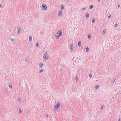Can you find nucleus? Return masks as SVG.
I'll use <instances>...</instances> for the list:
<instances>
[{"label": "nucleus", "mask_w": 121, "mask_h": 121, "mask_svg": "<svg viewBox=\"0 0 121 121\" xmlns=\"http://www.w3.org/2000/svg\"><path fill=\"white\" fill-rule=\"evenodd\" d=\"M19 113L21 114L22 112V111L21 108H19Z\"/></svg>", "instance_id": "aec40b11"}, {"label": "nucleus", "mask_w": 121, "mask_h": 121, "mask_svg": "<svg viewBox=\"0 0 121 121\" xmlns=\"http://www.w3.org/2000/svg\"><path fill=\"white\" fill-rule=\"evenodd\" d=\"M8 86L11 89L13 88V86L12 84H9L8 85Z\"/></svg>", "instance_id": "6e6552de"}, {"label": "nucleus", "mask_w": 121, "mask_h": 121, "mask_svg": "<svg viewBox=\"0 0 121 121\" xmlns=\"http://www.w3.org/2000/svg\"><path fill=\"white\" fill-rule=\"evenodd\" d=\"M47 52L48 51H47L45 53V54H44V55H47V56H48V54L47 53Z\"/></svg>", "instance_id": "5701e85b"}, {"label": "nucleus", "mask_w": 121, "mask_h": 121, "mask_svg": "<svg viewBox=\"0 0 121 121\" xmlns=\"http://www.w3.org/2000/svg\"><path fill=\"white\" fill-rule=\"evenodd\" d=\"M30 61L29 58L28 57H27L25 60L26 62L28 64L29 63V61Z\"/></svg>", "instance_id": "39448f33"}, {"label": "nucleus", "mask_w": 121, "mask_h": 121, "mask_svg": "<svg viewBox=\"0 0 121 121\" xmlns=\"http://www.w3.org/2000/svg\"><path fill=\"white\" fill-rule=\"evenodd\" d=\"M69 0H65V1H68Z\"/></svg>", "instance_id": "a19ab883"}, {"label": "nucleus", "mask_w": 121, "mask_h": 121, "mask_svg": "<svg viewBox=\"0 0 121 121\" xmlns=\"http://www.w3.org/2000/svg\"><path fill=\"white\" fill-rule=\"evenodd\" d=\"M36 46L37 47H38L39 46V43L38 42L36 43Z\"/></svg>", "instance_id": "473e14b6"}, {"label": "nucleus", "mask_w": 121, "mask_h": 121, "mask_svg": "<svg viewBox=\"0 0 121 121\" xmlns=\"http://www.w3.org/2000/svg\"><path fill=\"white\" fill-rule=\"evenodd\" d=\"M106 30H104L103 31V34H105V32L106 31Z\"/></svg>", "instance_id": "c85d7f7f"}, {"label": "nucleus", "mask_w": 121, "mask_h": 121, "mask_svg": "<svg viewBox=\"0 0 121 121\" xmlns=\"http://www.w3.org/2000/svg\"><path fill=\"white\" fill-rule=\"evenodd\" d=\"M78 77H76V82H78Z\"/></svg>", "instance_id": "cd10ccee"}, {"label": "nucleus", "mask_w": 121, "mask_h": 121, "mask_svg": "<svg viewBox=\"0 0 121 121\" xmlns=\"http://www.w3.org/2000/svg\"><path fill=\"white\" fill-rule=\"evenodd\" d=\"M18 101L19 103H20L21 101V99L20 98H19L18 99Z\"/></svg>", "instance_id": "a878e982"}, {"label": "nucleus", "mask_w": 121, "mask_h": 121, "mask_svg": "<svg viewBox=\"0 0 121 121\" xmlns=\"http://www.w3.org/2000/svg\"><path fill=\"white\" fill-rule=\"evenodd\" d=\"M43 58L45 60H46L48 59L49 57L48 56L43 55Z\"/></svg>", "instance_id": "20e7f679"}, {"label": "nucleus", "mask_w": 121, "mask_h": 121, "mask_svg": "<svg viewBox=\"0 0 121 121\" xmlns=\"http://www.w3.org/2000/svg\"><path fill=\"white\" fill-rule=\"evenodd\" d=\"M29 38H32L31 36H29Z\"/></svg>", "instance_id": "58836bf2"}, {"label": "nucleus", "mask_w": 121, "mask_h": 121, "mask_svg": "<svg viewBox=\"0 0 121 121\" xmlns=\"http://www.w3.org/2000/svg\"><path fill=\"white\" fill-rule=\"evenodd\" d=\"M116 80V78H114L113 80V84L114 83V82L115 81V80Z\"/></svg>", "instance_id": "412c9836"}, {"label": "nucleus", "mask_w": 121, "mask_h": 121, "mask_svg": "<svg viewBox=\"0 0 121 121\" xmlns=\"http://www.w3.org/2000/svg\"><path fill=\"white\" fill-rule=\"evenodd\" d=\"M92 23H94L95 22V18L94 17H93L92 18Z\"/></svg>", "instance_id": "f8f14e48"}, {"label": "nucleus", "mask_w": 121, "mask_h": 121, "mask_svg": "<svg viewBox=\"0 0 121 121\" xmlns=\"http://www.w3.org/2000/svg\"><path fill=\"white\" fill-rule=\"evenodd\" d=\"M118 25V24H117V23L115 24V25H114V27H116V26H117Z\"/></svg>", "instance_id": "2f4dec72"}, {"label": "nucleus", "mask_w": 121, "mask_h": 121, "mask_svg": "<svg viewBox=\"0 0 121 121\" xmlns=\"http://www.w3.org/2000/svg\"><path fill=\"white\" fill-rule=\"evenodd\" d=\"M92 76V73H90L89 75V76L90 78Z\"/></svg>", "instance_id": "b1692460"}, {"label": "nucleus", "mask_w": 121, "mask_h": 121, "mask_svg": "<svg viewBox=\"0 0 121 121\" xmlns=\"http://www.w3.org/2000/svg\"><path fill=\"white\" fill-rule=\"evenodd\" d=\"M111 15H110L108 17V18H110V17H111Z\"/></svg>", "instance_id": "c9c22d12"}, {"label": "nucleus", "mask_w": 121, "mask_h": 121, "mask_svg": "<svg viewBox=\"0 0 121 121\" xmlns=\"http://www.w3.org/2000/svg\"><path fill=\"white\" fill-rule=\"evenodd\" d=\"M91 39V38H88V39H90V40Z\"/></svg>", "instance_id": "79ce46f5"}, {"label": "nucleus", "mask_w": 121, "mask_h": 121, "mask_svg": "<svg viewBox=\"0 0 121 121\" xmlns=\"http://www.w3.org/2000/svg\"><path fill=\"white\" fill-rule=\"evenodd\" d=\"M118 121H120V117L118 119Z\"/></svg>", "instance_id": "e433bc0d"}, {"label": "nucleus", "mask_w": 121, "mask_h": 121, "mask_svg": "<svg viewBox=\"0 0 121 121\" xmlns=\"http://www.w3.org/2000/svg\"><path fill=\"white\" fill-rule=\"evenodd\" d=\"M99 87V85H96L95 87V89L96 90H97L98 88Z\"/></svg>", "instance_id": "2eb2a0df"}, {"label": "nucleus", "mask_w": 121, "mask_h": 121, "mask_svg": "<svg viewBox=\"0 0 121 121\" xmlns=\"http://www.w3.org/2000/svg\"><path fill=\"white\" fill-rule=\"evenodd\" d=\"M43 62H41L39 63V67L41 68L43 66Z\"/></svg>", "instance_id": "9b49d317"}, {"label": "nucleus", "mask_w": 121, "mask_h": 121, "mask_svg": "<svg viewBox=\"0 0 121 121\" xmlns=\"http://www.w3.org/2000/svg\"><path fill=\"white\" fill-rule=\"evenodd\" d=\"M91 34H89L88 35V37L87 38H91Z\"/></svg>", "instance_id": "ddd939ff"}, {"label": "nucleus", "mask_w": 121, "mask_h": 121, "mask_svg": "<svg viewBox=\"0 0 121 121\" xmlns=\"http://www.w3.org/2000/svg\"><path fill=\"white\" fill-rule=\"evenodd\" d=\"M85 49H86V52H87L89 51V48L88 47H87V48H85Z\"/></svg>", "instance_id": "dca6fc26"}, {"label": "nucleus", "mask_w": 121, "mask_h": 121, "mask_svg": "<svg viewBox=\"0 0 121 121\" xmlns=\"http://www.w3.org/2000/svg\"><path fill=\"white\" fill-rule=\"evenodd\" d=\"M62 35V32L61 30L59 31L56 34V38H59Z\"/></svg>", "instance_id": "f257e3e1"}, {"label": "nucleus", "mask_w": 121, "mask_h": 121, "mask_svg": "<svg viewBox=\"0 0 121 121\" xmlns=\"http://www.w3.org/2000/svg\"><path fill=\"white\" fill-rule=\"evenodd\" d=\"M42 7L43 10H46L47 9L46 5L44 3H43L42 4Z\"/></svg>", "instance_id": "7ed1b4c3"}, {"label": "nucleus", "mask_w": 121, "mask_h": 121, "mask_svg": "<svg viewBox=\"0 0 121 121\" xmlns=\"http://www.w3.org/2000/svg\"><path fill=\"white\" fill-rule=\"evenodd\" d=\"M86 8V7L85 8H82V9L83 10H85Z\"/></svg>", "instance_id": "393cba45"}, {"label": "nucleus", "mask_w": 121, "mask_h": 121, "mask_svg": "<svg viewBox=\"0 0 121 121\" xmlns=\"http://www.w3.org/2000/svg\"><path fill=\"white\" fill-rule=\"evenodd\" d=\"M15 37V36L13 35H10L9 37V38H11L12 37Z\"/></svg>", "instance_id": "f3484780"}, {"label": "nucleus", "mask_w": 121, "mask_h": 121, "mask_svg": "<svg viewBox=\"0 0 121 121\" xmlns=\"http://www.w3.org/2000/svg\"><path fill=\"white\" fill-rule=\"evenodd\" d=\"M62 14V11H59V12L58 16L60 17L61 16Z\"/></svg>", "instance_id": "9d476101"}, {"label": "nucleus", "mask_w": 121, "mask_h": 121, "mask_svg": "<svg viewBox=\"0 0 121 121\" xmlns=\"http://www.w3.org/2000/svg\"><path fill=\"white\" fill-rule=\"evenodd\" d=\"M81 41L80 40L78 42V46L79 47H80L81 45Z\"/></svg>", "instance_id": "423d86ee"}, {"label": "nucleus", "mask_w": 121, "mask_h": 121, "mask_svg": "<svg viewBox=\"0 0 121 121\" xmlns=\"http://www.w3.org/2000/svg\"><path fill=\"white\" fill-rule=\"evenodd\" d=\"M43 69H41V70H40V71H39V73H41V72H43Z\"/></svg>", "instance_id": "bb28decb"}, {"label": "nucleus", "mask_w": 121, "mask_h": 121, "mask_svg": "<svg viewBox=\"0 0 121 121\" xmlns=\"http://www.w3.org/2000/svg\"><path fill=\"white\" fill-rule=\"evenodd\" d=\"M71 51L72 52H73V49H72V50H71Z\"/></svg>", "instance_id": "4c0bfd02"}, {"label": "nucleus", "mask_w": 121, "mask_h": 121, "mask_svg": "<svg viewBox=\"0 0 121 121\" xmlns=\"http://www.w3.org/2000/svg\"><path fill=\"white\" fill-rule=\"evenodd\" d=\"M60 102H58L56 104V106H54V110L56 111V109L58 110L60 107Z\"/></svg>", "instance_id": "f03ea898"}, {"label": "nucleus", "mask_w": 121, "mask_h": 121, "mask_svg": "<svg viewBox=\"0 0 121 121\" xmlns=\"http://www.w3.org/2000/svg\"><path fill=\"white\" fill-rule=\"evenodd\" d=\"M98 2H99L100 1V0H98Z\"/></svg>", "instance_id": "ea45409f"}, {"label": "nucleus", "mask_w": 121, "mask_h": 121, "mask_svg": "<svg viewBox=\"0 0 121 121\" xmlns=\"http://www.w3.org/2000/svg\"><path fill=\"white\" fill-rule=\"evenodd\" d=\"M120 7V5L119 4H118L117 5V7L118 8H119Z\"/></svg>", "instance_id": "f704fd0d"}, {"label": "nucleus", "mask_w": 121, "mask_h": 121, "mask_svg": "<svg viewBox=\"0 0 121 121\" xmlns=\"http://www.w3.org/2000/svg\"><path fill=\"white\" fill-rule=\"evenodd\" d=\"M93 6L92 5H91L90 6L89 9H92L93 7Z\"/></svg>", "instance_id": "4be33fe9"}, {"label": "nucleus", "mask_w": 121, "mask_h": 121, "mask_svg": "<svg viewBox=\"0 0 121 121\" xmlns=\"http://www.w3.org/2000/svg\"><path fill=\"white\" fill-rule=\"evenodd\" d=\"M85 16L86 17V18H88L89 17V14L88 13H86L85 15Z\"/></svg>", "instance_id": "1a4fd4ad"}, {"label": "nucleus", "mask_w": 121, "mask_h": 121, "mask_svg": "<svg viewBox=\"0 0 121 121\" xmlns=\"http://www.w3.org/2000/svg\"><path fill=\"white\" fill-rule=\"evenodd\" d=\"M9 39H10L13 42L15 40L14 38H9Z\"/></svg>", "instance_id": "6ab92c4d"}, {"label": "nucleus", "mask_w": 121, "mask_h": 121, "mask_svg": "<svg viewBox=\"0 0 121 121\" xmlns=\"http://www.w3.org/2000/svg\"><path fill=\"white\" fill-rule=\"evenodd\" d=\"M17 28V33H19L21 31V29L20 27H18Z\"/></svg>", "instance_id": "0eeeda50"}, {"label": "nucleus", "mask_w": 121, "mask_h": 121, "mask_svg": "<svg viewBox=\"0 0 121 121\" xmlns=\"http://www.w3.org/2000/svg\"><path fill=\"white\" fill-rule=\"evenodd\" d=\"M47 117H48V116H47Z\"/></svg>", "instance_id": "37998d69"}, {"label": "nucleus", "mask_w": 121, "mask_h": 121, "mask_svg": "<svg viewBox=\"0 0 121 121\" xmlns=\"http://www.w3.org/2000/svg\"><path fill=\"white\" fill-rule=\"evenodd\" d=\"M73 45V44L72 43H70V48L71 49V50H72Z\"/></svg>", "instance_id": "4468645a"}, {"label": "nucleus", "mask_w": 121, "mask_h": 121, "mask_svg": "<svg viewBox=\"0 0 121 121\" xmlns=\"http://www.w3.org/2000/svg\"><path fill=\"white\" fill-rule=\"evenodd\" d=\"M61 9L62 10H63L64 9V6L63 5H61Z\"/></svg>", "instance_id": "a211bd4d"}, {"label": "nucleus", "mask_w": 121, "mask_h": 121, "mask_svg": "<svg viewBox=\"0 0 121 121\" xmlns=\"http://www.w3.org/2000/svg\"><path fill=\"white\" fill-rule=\"evenodd\" d=\"M0 7L1 8H2L3 6H2V4H0Z\"/></svg>", "instance_id": "c756f323"}, {"label": "nucleus", "mask_w": 121, "mask_h": 121, "mask_svg": "<svg viewBox=\"0 0 121 121\" xmlns=\"http://www.w3.org/2000/svg\"><path fill=\"white\" fill-rule=\"evenodd\" d=\"M104 106L103 105H101V109H103Z\"/></svg>", "instance_id": "7c9ffc66"}, {"label": "nucleus", "mask_w": 121, "mask_h": 121, "mask_svg": "<svg viewBox=\"0 0 121 121\" xmlns=\"http://www.w3.org/2000/svg\"><path fill=\"white\" fill-rule=\"evenodd\" d=\"M29 41H31L32 40V38H29Z\"/></svg>", "instance_id": "72a5a7b5"}]
</instances>
